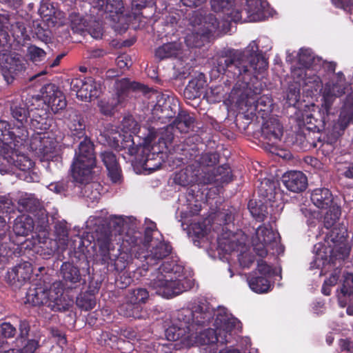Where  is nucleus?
Listing matches in <instances>:
<instances>
[{
    "instance_id": "nucleus-19",
    "label": "nucleus",
    "mask_w": 353,
    "mask_h": 353,
    "mask_svg": "<svg viewBox=\"0 0 353 353\" xmlns=\"http://www.w3.org/2000/svg\"><path fill=\"white\" fill-rule=\"evenodd\" d=\"M239 321L237 319L230 316L223 310L215 312V319L213 326L221 335H225L227 343L230 342L232 339V331Z\"/></svg>"
},
{
    "instance_id": "nucleus-9",
    "label": "nucleus",
    "mask_w": 353,
    "mask_h": 353,
    "mask_svg": "<svg viewBox=\"0 0 353 353\" xmlns=\"http://www.w3.org/2000/svg\"><path fill=\"white\" fill-rule=\"evenodd\" d=\"M60 276L61 280L54 282L53 285L54 289H57V292L63 295L64 292L68 293L85 283V276L72 262L66 261L62 263L60 268Z\"/></svg>"
},
{
    "instance_id": "nucleus-59",
    "label": "nucleus",
    "mask_w": 353,
    "mask_h": 353,
    "mask_svg": "<svg viewBox=\"0 0 353 353\" xmlns=\"http://www.w3.org/2000/svg\"><path fill=\"white\" fill-rule=\"evenodd\" d=\"M209 14L208 16L203 17L201 12L194 11L191 17L190 18V23L194 27V29H203V24L206 21V19L210 16Z\"/></svg>"
},
{
    "instance_id": "nucleus-28",
    "label": "nucleus",
    "mask_w": 353,
    "mask_h": 353,
    "mask_svg": "<svg viewBox=\"0 0 353 353\" xmlns=\"http://www.w3.org/2000/svg\"><path fill=\"white\" fill-rule=\"evenodd\" d=\"M173 126L170 124L161 128L159 132H155L154 128L149 130L148 136L145 138V143H152L158 137V143L163 145L165 148L172 143L174 139Z\"/></svg>"
},
{
    "instance_id": "nucleus-25",
    "label": "nucleus",
    "mask_w": 353,
    "mask_h": 353,
    "mask_svg": "<svg viewBox=\"0 0 353 353\" xmlns=\"http://www.w3.org/2000/svg\"><path fill=\"white\" fill-rule=\"evenodd\" d=\"M232 180V174L230 165L225 163L222 165L213 168L203 177V182L205 184L210 183H228Z\"/></svg>"
},
{
    "instance_id": "nucleus-54",
    "label": "nucleus",
    "mask_w": 353,
    "mask_h": 353,
    "mask_svg": "<svg viewBox=\"0 0 353 353\" xmlns=\"http://www.w3.org/2000/svg\"><path fill=\"white\" fill-rule=\"evenodd\" d=\"M210 3L213 11L225 13L233 6L234 0H211Z\"/></svg>"
},
{
    "instance_id": "nucleus-40",
    "label": "nucleus",
    "mask_w": 353,
    "mask_h": 353,
    "mask_svg": "<svg viewBox=\"0 0 353 353\" xmlns=\"http://www.w3.org/2000/svg\"><path fill=\"white\" fill-rule=\"evenodd\" d=\"M225 335H221L217 330L214 328H208L200 332L199 340L201 345H210L219 343L222 345L227 344V339Z\"/></svg>"
},
{
    "instance_id": "nucleus-39",
    "label": "nucleus",
    "mask_w": 353,
    "mask_h": 353,
    "mask_svg": "<svg viewBox=\"0 0 353 353\" xmlns=\"http://www.w3.org/2000/svg\"><path fill=\"white\" fill-rule=\"evenodd\" d=\"M68 128L71 132V136L74 140L85 138V122L83 117L80 114H75L70 119Z\"/></svg>"
},
{
    "instance_id": "nucleus-27",
    "label": "nucleus",
    "mask_w": 353,
    "mask_h": 353,
    "mask_svg": "<svg viewBox=\"0 0 353 353\" xmlns=\"http://www.w3.org/2000/svg\"><path fill=\"white\" fill-rule=\"evenodd\" d=\"M112 241L115 246H121V249L131 252L133 248L142 242V239L139 232L128 230L125 234L115 235Z\"/></svg>"
},
{
    "instance_id": "nucleus-6",
    "label": "nucleus",
    "mask_w": 353,
    "mask_h": 353,
    "mask_svg": "<svg viewBox=\"0 0 353 353\" xmlns=\"http://www.w3.org/2000/svg\"><path fill=\"white\" fill-rule=\"evenodd\" d=\"M26 301L32 306H45L54 312H65L70 308L68 301L57 289H54L53 284L48 288L41 282L33 284L28 289Z\"/></svg>"
},
{
    "instance_id": "nucleus-48",
    "label": "nucleus",
    "mask_w": 353,
    "mask_h": 353,
    "mask_svg": "<svg viewBox=\"0 0 353 353\" xmlns=\"http://www.w3.org/2000/svg\"><path fill=\"white\" fill-rule=\"evenodd\" d=\"M12 159L14 165L24 172H30L34 165V161L24 154H16Z\"/></svg>"
},
{
    "instance_id": "nucleus-53",
    "label": "nucleus",
    "mask_w": 353,
    "mask_h": 353,
    "mask_svg": "<svg viewBox=\"0 0 353 353\" xmlns=\"http://www.w3.org/2000/svg\"><path fill=\"white\" fill-rule=\"evenodd\" d=\"M39 347V342L36 339H23L21 347L16 349L17 353H34Z\"/></svg>"
},
{
    "instance_id": "nucleus-17",
    "label": "nucleus",
    "mask_w": 353,
    "mask_h": 353,
    "mask_svg": "<svg viewBox=\"0 0 353 353\" xmlns=\"http://www.w3.org/2000/svg\"><path fill=\"white\" fill-rule=\"evenodd\" d=\"M283 134V125L275 117H270L263 122L261 126V137L271 146L276 145L281 141Z\"/></svg>"
},
{
    "instance_id": "nucleus-30",
    "label": "nucleus",
    "mask_w": 353,
    "mask_h": 353,
    "mask_svg": "<svg viewBox=\"0 0 353 353\" xmlns=\"http://www.w3.org/2000/svg\"><path fill=\"white\" fill-rule=\"evenodd\" d=\"M313 204L320 209H327L332 205L333 196L331 191L325 188L314 189L310 195Z\"/></svg>"
},
{
    "instance_id": "nucleus-26",
    "label": "nucleus",
    "mask_w": 353,
    "mask_h": 353,
    "mask_svg": "<svg viewBox=\"0 0 353 353\" xmlns=\"http://www.w3.org/2000/svg\"><path fill=\"white\" fill-rule=\"evenodd\" d=\"M101 157L112 183H119L122 179V171L115 154L112 151H105Z\"/></svg>"
},
{
    "instance_id": "nucleus-2",
    "label": "nucleus",
    "mask_w": 353,
    "mask_h": 353,
    "mask_svg": "<svg viewBox=\"0 0 353 353\" xmlns=\"http://www.w3.org/2000/svg\"><path fill=\"white\" fill-rule=\"evenodd\" d=\"M184 267L176 261L163 262L158 268L156 278L150 280V285L156 294L169 299L192 288V281L183 274Z\"/></svg>"
},
{
    "instance_id": "nucleus-16",
    "label": "nucleus",
    "mask_w": 353,
    "mask_h": 353,
    "mask_svg": "<svg viewBox=\"0 0 353 353\" xmlns=\"http://www.w3.org/2000/svg\"><path fill=\"white\" fill-rule=\"evenodd\" d=\"M260 3L256 1L254 6L245 5L243 6H233L229 11H226L224 14L230 18L231 21L237 23H246L255 21L256 20V14L261 10Z\"/></svg>"
},
{
    "instance_id": "nucleus-49",
    "label": "nucleus",
    "mask_w": 353,
    "mask_h": 353,
    "mask_svg": "<svg viewBox=\"0 0 353 353\" xmlns=\"http://www.w3.org/2000/svg\"><path fill=\"white\" fill-rule=\"evenodd\" d=\"M220 155L217 152L202 153L196 161L203 168H212L219 162Z\"/></svg>"
},
{
    "instance_id": "nucleus-45",
    "label": "nucleus",
    "mask_w": 353,
    "mask_h": 353,
    "mask_svg": "<svg viewBox=\"0 0 353 353\" xmlns=\"http://www.w3.org/2000/svg\"><path fill=\"white\" fill-rule=\"evenodd\" d=\"M205 81L199 79H194L189 81L184 90V96L188 99H194L200 97Z\"/></svg>"
},
{
    "instance_id": "nucleus-10",
    "label": "nucleus",
    "mask_w": 353,
    "mask_h": 353,
    "mask_svg": "<svg viewBox=\"0 0 353 353\" xmlns=\"http://www.w3.org/2000/svg\"><path fill=\"white\" fill-rule=\"evenodd\" d=\"M203 29H194L188 34L185 42L189 48H201L214 35L219 27V23L214 15H210L205 21Z\"/></svg>"
},
{
    "instance_id": "nucleus-5",
    "label": "nucleus",
    "mask_w": 353,
    "mask_h": 353,
    "mask_svg": "<svg viewBox=\"0 0 353 353\" xmlns=\"http://www.w3.org/2000/svg\"><path fill=\"white\" fill-rule=\"evenodd\" d=\"M95 165L94 145L91 139L85 137L75 150L70 166L73 180L80 184L89 183L92 180V172Z\"/></svg>"
},
{
    "instance_id": "nucleus-61",
    "label": "nucleus",
    "mask_w": 353,
    "mask_h": 353,
    "mask_svg": "<svg viewBox=\"0 0 353 353\" xmlns=\"http://www.w3.org/2000/svg\"><path fill=\"white\" fill-rule=\"evenodd\" d=\"M28 52L32 61H41L45 59L46 55V52L43 49L35 46H30Z\"/></svg>"
},
{
    "instance_id": "nucleus-33",
    "label": "nucleus",
    "mask_w": 353,
    "mask_h": 353,
    "mask_svg": "<svg viewBox=\"0 0 353 353\" xmlns=\"http://www.w3.org/2000/svg\"><path fill=\"white\" fill-rule=\"evenodd\" d=\"M119 314L127 318L142 319L144 317L145 312L143 306L136 302L125 300L118 307Z\"/></svg>"
},
{
    "instance_id": "nucleus-44",
    "label": "nucleus",
    "mask_w": 353,
    "mask_h": 353,
    "mask_svg": "<svg viewBox=\"0 0 353 353\" xmlns=\"http://www.w3.org/2000/svg\"><path fill=\"white\" fill-rule=\"evenodd\" d=\"M275 184L269 180L262 181L257 188V194L265 202L274 201L275 199Z\"/></svg>"
},
{
    "instance_id": "nucleus-42",
    "label": "nucleus",
    "mask_w": 353,
    "mask_h": 353,
    "mask_svg": "<svg viewBox=\"0 0 353 353\" xmlns=\"http://www.w3.org/2000/svg\"><path fill=\"white\" fill-rule=\"evenodd\" d=\"M97 6L105 12L121 14L123 11L122 0H96Z\"/></svg>"
},
{
    "instance_id": "nucleus-20",
    "label": "nucleus",
    "mask_w": 353,
    "mask_h": 353,
    "mask_svg": "<svg viewBox=\"0 0 353 353\" xmlns=\"http://www.w3.org/2000/svg\"><path fill=\"white\" fill-rule=\"evenodd\" d=\"M3 51H0V66H2V64L5 63L8 64L5 65L6 70H3V77L8 83H10L16 76L26 70V63L19 58H11L8 63V54Z\"/></svg>"
},
{
    "instance_id": "nucleus-56",
    "label": "nucleus",
    "mask_w": 353,
    "mask_h": 353,
    "mask_svg": "<svg viewBox=\"0 0 353 353\" xmlns=\"http://www.w3.org/2000/svg\"><path fill=\"white\" fill-rule=\"evenodd\" d=\"M11 32L14 37L17 39H24L27 37L26 28L22 21H16L11 24Z\"/></svg>"
},
{
    "instance_id": "nucleus-4",
    "label": "nucleus",
    "mask_w": 353,
    "mask_h": 353,
    "mask_svg": "<svg viewBox=\"0 0 353 353\" xmlns=\"http://www.w3.org/2000/svg\"><path fill=\"white\" fill-rule=\"evenodd\" d=\"M96 242L102 263L112 268L117 272H122L132 260L130 252L121 249V246H115L112 232L108 227L102 225L97 228Z\"/></svg>"
},
{
    "instance_id": "nucleus-63",
    "label": "nucleus",
    "mask_w": 353,
    "mask_h": 353,
    "mask_svg": "<svg viewBox=\"0 0 353 353\" xmlns=\"http://www.w3.org/2000/svg\"><path fill=\"white\" fill-rule=\"evenodd\" d=\"M347 236V230L345 228H334L331 231V241L334 243H343L345 241Z\"/></svg>"
},
{
    "instance_id": "nucleus-34",
    "label": "nucleus",
    "mask_w": 353,
    "mask_h": 353,
    "mask_svg": "<svg viewBox=\"0 0 353 353\" xmlns=\"http://www.w3.org/2000/svg\"><path fill=\"white\" fill-rule=\"evenodd\" d=\"M195 118L186 110H180L172 123L174 128L181 133H188L193 128Z\"/></svg>"
},
{
    "instance_id": "nucleus-55",
    "label": "nucleus",
    "mask_w": 353,
    "mask_h": 353,
    "mask_svg": "<svg viewBox=\"0 0 353 353\" xmlns=\"http://www.w3.org/2000/svg\"><path fill=\"white\" fill-rule=\"evenodd\" d=\"M353 119V114L347 112L346 110L341 109L337 123L334 128H339L341 131H344L348 126L350 121Z\"/></svg>"
},
{
    "instance_id": "nucleus-64",
    "label": "nucleus",
    "mask_w": 353,
    "mask_h": 353,
    "mask_svg": "<svg viewBox=\"0 0 353 353\" xmlns=\"http://www.w3.org/2000/svg\"><path fill=\"white\" fill-rule=\"evenodd\" d=\"M16 333L17 330L11 323L5 322L1 325L0 334L4 339L14 337Z\"/></svg>"
},
{
    "instance_id": "nucleus-51",
    "label": "nucleus",
    "mask_w": 353,
    "mask_h": 353,
    "mask_svg": "<svg viewBox=\"0 0 353 353\" xmlns=\"http://www.w3.org/2000/svg\"><path fill=\"white\" fill-rule=\"evenodd\" d=\"M157 231V226L154 223H152L151 225L145 228L144 231V238L142 240L143 245L147 250L153 245V243L159 241L157 239L153 238V234Z\"/></svg>"
},
{
    "instance_id": "nucleus-23",
    "label": "nucleus",
    "mask_w": 353,
    "mask_h": 353,
    "mask_svg": "<svg viewBox=\"0 0 353 353\" xmlns=\"http://www.w3.org/2000/svg\"><path fill=\"white\" fill-rule=\"evenodd\" d=\"M172 250V247L169 242L159 241L148 249V254L143 257L146 263L152 265L157 261H160L169 256Z\"/></svg>"
},
{
    "instance_id": "nucleus-8",
    "label": "nucleus",
    "mask_w": 353,
    "mask_h": 353,
    "mask_svg": "<svg viewBox=\"0 0 353 353\" xmlns=\"http://www.w3.org/2000/svg\"><path fill=\"white\" fill-rule=\"evenodd\" d=\"M279 239V233L275 232L271 227L260 225L257 228L255 236L252 240L253 250L256 255L261 258L267 256L268 250H275L276 253L280 254L282 246L278 241ZM273 253L274 254V252Z\"/></svg>"
},
{
    "instance_id": "nucleus-18",
    "label": "nucleus",
    "mask_w": 353,
    "mask_h": 353,
    "mask_svg": "<svg viewBox=\"0 0 353 353\" xmlns=\"http://www.w3.org/2000/svg\"><path fill=\"white\" fill-rule=\"evenodd\" d=\"M117 99L123 101L129 97L132 92H147L148 88L145 85L135 81H130L128 78L117 79L114 84Z\"/></svg>"
},
{
    "instance_id": "nucleus-35",
    "label": "nucleus",
    "mask_w": 353,
    "mask_h": 353,
    "mask_svg": "<svg viewBox=\"0 0 353 353\" xmlns=\"http://www.w3.org/2000/svg\"><path fill=\"white\" fill-rule=\"evenodd\" d=\"M34 221L29 215L18 216L14 221L13 231L17 236H26L34 229Z\"/></svg>"
},
{
    "instance_id": "nucleus-38",
    "label": "nucleus",
    "mask_w": 353,
    "mask_h": 353,
    "mask_svg": "<svg viewBox=\"0 0 353 353\" xmlns=\"http://www.w3.org/2000/svg\"><path fill=\"white\" fill-rule=\"evenodd\" d=\"M98 290H88L81 292L76 299L77 306L82 310L89 311L92 310L97 303L95 294Z\"/></svg>"
},
{
    "instance_id": "nucleus-15",
    "label": "nucleus",
    "mask_w": 353,
    "mask_h": 353,
    "mask_svg": "<svg viewBox=\"0 0 353 353\" xmlns=\"http://www.w3.org/2000/svg\"><path fill=\"white\" fill-rule=\"evenodd\" d=\"M248 99L245 101V106L248 107L247 111L250 114L264 120L272 111L273 100L270 96L263 94L257 99Z\"/></svg>"
},
{
    "instance_id": "nucleus-21",
    "label": "nucleus",
    "mask_w": 353,
    "mask_h": 353,
    "mask_svg": "<svg viewBox=\"0 0 353 353\" xmlns=\"http://www.w3.org/2000/svg\"><path fill=\"white\" fill-rule=\"evenodd\" d=\"M28 243L26 241L21 245H16L10 241V236H9V240H0V265L9 263L14 257H18L20 253L17 252V250L28 248Z\"/></svg>"
},
{
    "instance_id": "nucleus-62",
    "label": "nucleus",
    "mask_w": 353,
    "mask_h": 353,
    "mask_svg": "<svg viewBox=\"0 0 353 353\" xmlns=\"http://www.w3.org/2000/svg\"><path fill=\"white\" fill-rule=\"evenodd\" d=\"M300 87L294 86L289 87L287 94H286V100L287 103L290 105H295L296 103L300 99Z\"/></svg>"
},
{
    "instance_id": "nucleus-14",
    "label": "nucleus",
    "mask_w": 353,
    "mask_h": 353,
    "mask_svg": "<svg viewBox=\"0 0 353 353\" xmlns=\"http://www.w3.org/2000/svg\"><path fill=\"white\" fill-rule=\"evenodd\" d=\"M291 74L294 82L299 87H307V91L316 92L323 86L321 78L311 69L294 68L292 70Z\"/></svg>"
},
{
    "instance_id": "nucleus-7",
    "label": "nucleus",
    "mask_w": 353,
    "mask_h": 353,
    "mask_svg": "<svg viewBox=\"0 0 353 353\" xmlns=\"http://www.w3.org/2000/svg\"><path fill=\"white\" fill-rule=\"evenodd\" d=\"M215 311L208 303L196 304L192 308L182 309L177 312V319L184 323L188 332L205 327L212 322Z\"/></svg>"
},
{
    "instance_id": "nucleus-1",
    "label": "nucleus",
    "mask_w": 353,
    "mask_h": 353,
    "mask_svg": "<svg viewBox=\"0 0 353 353\" xmlns=\"http://www.w3.org/2000/svg\"><path fill=\"white\" fill-rule=\"evenodd\" d=\"M268 63L255 41L251 42L243 50H228L217 59L216 71L225 75L228 81L241 82L249 85L252 79H256L268 68Z\"/></svg>"
},
{
    "instance_id": "nucleus-3",
    "label": "nucleus",
    "mask_w": 353,
    "mask_h": 353,
    "mask_svg": "<svg viewBox=\"0 0 353 353\" xmlns=\"http://www.w3.org/2000/svg\"><path fill=\"white\" fill-rule=\"evenodd\" d=\"M30 103V125L34 131L40 130L34 136H32L30 140V148L37 154L48 157L52 152L54 146L51 143H54L52 139L46 137L43 131L48 130L50 124L49 123L50 110L48 109L43 102L41 101L39 95L32 96L28 99Z\"/></svg>"
},
{
    "instance_id": "nucleus-32",
    "label": "nucleus",
    "mask_w": 353,
    "mask_h": 353,
    "mask_svg": "<svg viewBox=\"0 0 353 353\" xmlns=\"http://www.w3.org/2000/svg\"><path fill=\"white\" fill-rule=\"evenodd\" d=\"M247 280L250 289L256 293H265L270 290L271 284L268 278L258 275L256 272L250 273Z\"/></svg>"
},
{
    "instance_id": "nucleus-52",
    "label": "nucleus",
    "mask_w": 353,
    "mask_h": 353,
    "mask_svg": "<svg viewBox=\"0 0 353 353\" xmlns=\"http://www.w3.org/2000/svg\"><path fill=\"white\" fill-rule=\"evenodd\" d=\"M185 330L184 323L180 322V327L170 326L165 330V336L168 341H175L179 340L183 335Z\"/></svg>"
},
{
    "instance_id": "nucleus-37",
    "label": "nucleus",
    "mask_w": 353,
    "mask_h": 353,
    "mask_svg": "<svg viewBox=\"0 0 353 353\" xmlns=\"http://www.w3.org/2000/svg\"><path fill=\"white\" fill-rule=\"evenodd\" d=\"M158 105L161 108L162 117L171 119L174 117L178 106L173 97L161 94L157 97Z\"/></svg>"
},
{
    "instance_id": "nucleus-50",
    "label": "nucleus",
    "mask_w": 353,
    "mask_h": 353,
    "mask_svg": "<svg viewBox=\"0 0 353 353\" xmlns=\"http://www.w3.org/2000/svg\"><path fill=\"white\" fill-rule=\"evenodd\" d=\"M122 103L123 101H119L117 99L116 101H114V99L112 101L103 99L99 101L98 107L103 115L110 116L114 114L115 108Z\"/></svg>"
},
{
    "instance_id": "nucleus-29",
    "label": "nucleus",
    "mask_w": 353,
    "mask_h": 353,
    "mask_svg": "<svg viewBox=\"0 0 353 353\" xmlns=\"http://www.w3.org/2000/svg\"><path fill=\"white\" fill-rule=\"evenodd\" d=\"M30 103L21 99H16L10 102V114L21 124L28 122L30 114Z\"/></svg>"
},
{
    "instance_id": "nucleus-13",
    "label": "nucleus",
    "mask_w": 353,
    "mask_h": 353,
    "mask_svg": "<svg viewBox=\"0 0 353 353\" xmlns=\"http://www.w3.org/2000/svg\"><path fill=\"white\" fill-rule=\"evenodd\" d=\"M32 273L31 263L23 261L8 270L4 278L6 282L10 286L20 288L27 280L30 279Z\"/></svg>"
},
{
    "instance_id": "nucleus-46",
    "label": "nucleus",
    "mask_w": 353,
    "mask_h": 353,
    "mask_svg": "<svg viewBox=\"0 0 353 353\" xmlns=\"http://www.w3.org/2000/svg\"><path fill=\"white\" fill-rule=\"evenodd\" d=\"M328 208L329 209L323 218L324 226L327 229L332 228L336 224L341 214V207L336 204L332 205Z\"/></svg>"
},
{
    "instance_id": "nucleus-24",
    "label": "nucleus",
    "mask_w": 353,
    "mask_h": 353,
    "mask_svg": "<svg viewBox=\"0 0 353 353\" xmlns=\"http://www.w3.org/2000/svg\"><path fill=\"white\" fill-rule=\"evenodd\" d=\"M199 170L193 165H188L174 174V182L181 186L186 187L195 183H203V178L199 176Z\"/></svg>"
},
{
    "instance_id": "nucleus-12",
    "label": "nucleus",
    "mask_w": 353,
    "mask_h": 353,
    "mask_svg": "<svg viewBox=\"0 0 353 353\" xmlns=\"http://www.w3.org/2000/svg\"><path fill=\"white\" fill-rule=\"evenodd\" d=\"M70 87L81 101H90L100 94L99 84L92 77L72 79Z\"/></svg>"
},
{
    "instance_id": "nucleus-57",
    "label": "nucleus",
    "mask_w": 353,
    "mask_h": 353,
    "mask_svg": "<svg viewBox=\"0 0 353 353\" xmlns=\"http://www.w3.org/2000/svg\"><path fill=\"white\" fill-rule=\"evenodd\" d=\"M314 61V56L307 50H301L299 54V63L304 68L310 70V67L312 65Z\"/></svg>"
},
{
    "instance_id": "nucleus-47",
    "label": "nucleus",
    "mask_w": 353,
    "mask_h": 353,
    "mask_svg": "<svg viewBox=\"0 0 353 353\" xmlns=\"http://www.w3.org/2000/svg\"><path fill=\"white\" fill-rule=\"evenodd\" d=\"M69 25L74 33L82 34L86 28V21L79 14L72 12L68 17Z\"/></svg>"
},
{
    "instance_id": "nucleus-36",
    "label": "nucleus",
    "mask_w": 353,
    "mask_h": 353,
    "mask_svg": "<svg viewBox=\"0 0 353 353\" xmlns=\"http://www.w3.org/2000/svg\"><path fill=\"white\" fill-rule=\"evenodd\" d=\"M181 46L179 43H164L155 50V57L161 61L166 59L176 58L181 54Z\"/></svg>"
},
{
    "instance_id": "nucleus-22",
    "label": "nucleus",
    "mask_w": 353,
    "mask_h": 353,
    "mask_svg": "<svg viewBox=\"0 0 353 353\" xmlns=\"http://www.w3.org/2000/svg\"><path fill=\"white\" fill-rule=\"evenodd\" d=\"M285 188L293 192H302L307 187V178L301 171H290L283 176Z\"/></svg>"
},
{
    "instance_id": "nucleus-60",
    "label": "nucleus",
    "mask_w": 353,
    "mask_h": 353,
    "mask_svg": "<svg viewBox=\"0 0 353 353\" xmlns=\"http://www.w3.org/2000/svg\"><path fill=\"white\" fill-rule=\"evenodd\" d=\"M10 124L4 120H0V143L8 144L10 142L12 139L10 134Z\"/></svg>"
},
{
    "instance_id": "nucleus-31",
    "label": "nucleus",
    "mask_w": 353,
    "mask_h": 353,
    "mask_svg": "<svg viewBox=\"0 0 353 353\" xmlns=\"http://www.w3.org/2000/svg\"><path fill=\"white\" fill-rule=\"evenodd\" d=\"M9 135L12 140L10 142H8L7 145L10 147L13 146L14 149L18 150L28 142L29 133L23 124L10 127Z\"/></svg>"
},
{
    "instance_id": "nucleus-43",
    "label": "nucleus",
    "mask_w": 353,
    "mask_h": 353,
    "mask_svg": "<svg viewBox=\"0 0 353 353\" xmlns=\"http://www.w3.org/2000/svg\"><path fill=\"white\" fill-rule=\"evenodd\" d=\"M149 298V292L145 288H137L128 289L125 295L124 299L129 301L136 302L143 306Z\"/></svg>"
},
{
    "instance_id": "nucleus-41",
    "label": "nucleus",
    "mask_w": 353,
    "mask_h": 353,
    "mask_svg": "<svg viewBox=\"0 0 353 353\" xmlns=\"http://www.w3.org/2000/svg\"><path fill=\"white\" fill-rule=\"evenodd\" d=\"M41 208V203L32 194L22 196L18 201V210L21 212L34 213Z\"/></svg>"
},
{
    "instance_id": "nucleus-58",
    "label": "nucleus",
    "mask_w": 353,
    "mask_h": 353,
    "mask_svg": "<svg viewBox=\"0 0 353 353\" xmlns=\"http://www.w3.org/2000/svg\"><path fill=\"white\" fill-rule=\"evenodd\" d=\"M14 212V206L12 200L6 196H0V215Z\"/></svg>"
},
{
    "instance_id": "nucleus-11",
    "label": "nucleus",
    "mask_w": 353,
    "mask_h": 353,
    "mask_svg": "<svg viewBox=\"0 0 353 353\" xmlns=\"http://www.w3.org/2000/svg\"><path fill=\"white\" fill-rule=\"evenodd\" d=\"M44 104L52 113L57 114L64 110L67 106V101L64 93L54 83H47L40 89L38 94Z\"/></svg>"
}]
</instances>
